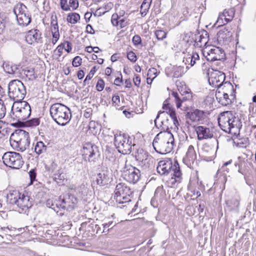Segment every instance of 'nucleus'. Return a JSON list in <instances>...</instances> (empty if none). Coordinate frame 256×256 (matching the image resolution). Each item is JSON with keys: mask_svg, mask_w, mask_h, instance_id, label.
Instances as JSON below:
<instances>
[{"mask_svg": "<svg viewBox=\"0 0 256 256\" xmlns=\"http://www.w3.org/2000/svg\"><path fill=\"white\" fill-rule=\"evenodd\" d=\"M156 170L160 175L168 174L170 172H172L171 178L167 180L168 186L173 187L176 183L181 182L182 173L177 161L172 164L170 158H164L158 162Z\"/></svg>", "mask_w": 256, "mask_h": 256, "instance_id": "nucleus-1", "label": "nucleus"}, {"mask_svg": "<svg viewBox=\"0 0 256 256\" xmlns=\"http://www.w3.org/2000/svg\"><path fill=\"white\" fill-rule=\"evenodd\" d=\"M132 194L130 188L124 183L118 184L114 190V198L120 204H124L121 208L126 207L128 209L132 208L131 212H135L138 202L134 203L130 198Z\"/></svg>", "mask_w": 256, "mask_h": 256, "instance_id": "nucleus-2", "label": "nucleus"}, {"mask_svg": "<svg viewBox=\"0 0 256 256\" xmlns=\"http://www.w3.org/2000/svg\"><path fill=\"white\" fill-rule=\"evenodd\" d=\"M174 138L172 132L163 131L159 132L154 138L152 145L155 150L164 154L170 152L173 148Z\"/></svg>", "mask_w": 256, "mask_h": 256, "instance_id": "nucleus-3", "label": "nucleus"}, {"mask_svg": "<svg viewBox=\"0 0 256 256\" xmlns=\"http://www.w3.org/2000/svg\"><path fill=\"white\" fill-rule=\"evenodd\" d=\"M6 202L14 206L15 210L19 213H26L32 206L30 196L21 194L17 190L10 191L6 196Z\"/></svg>", "mask_w": 256, "mask_h": 256, "instance_id": "nucleus-4", "label": "nucleus"}, {"mask_svg": "<svg viewBox=\"0 0 256 256\" xmlns=\"http://www.w3.org/2000/svg\"><path fill=\"white\" fill-rule=\"evenodd\" d=\"M220 128L224 132L236 135L239 132L240 123L231 112L226 111L221 113L218 118Z\"/></svg>", "mask_w": 256, "mask_h": 256, "instance_id": "nucleus-5", "label": "nucleus"}, {"mask_svg": "<svg viewBox=\"0 0 256 256\" xmlns=\"http://www.w3.org/2000/svg\"><path fill=\"white\" fill-rule=\"evenodd\" d=\"M50 112L52 119L59 125L65 126L70 120V109L62 104L56 103L52 104Z\"/></svg>", "mask_w": 256, "mask_h": 256, "instance_id": "nucleus-6", "label": "nucleus"}, {"mask_svg": "<svg viewBox=\"0 0 256 256\" xmlns=\"http://www.w3.org/2000/svg\"><path fill=\"white\" fill-rule=\"evenodd\" d=\"M12 114L11 115L12 118L18 122L11 124L14 126H18V123L26 120L31 114L30 106L27 102L24 101L14 104L12 106Z\"/></svg>", "mask_w": 256, "mask_h": 256, "instance_id": "nucleus-7", "label": "nucleus"}, {"mask_svg": "<svg viewBox=\"0 0 256 256\" xmlns=\"http://www.w3.org/2000/svg\"><path fill=\"white\" fill-rule=\"evenodd\" d=\"M10 142L14 148L24 152L30 144L29 134L23 130H17L10 136Z\"/></svg>", "mask_w": 256, "mask_h": 256, "instance_id": "nucleus-8", "label": "nucleus"}, {"mask_svg": "<svg viewBox=\"0 0 256 256\" xmlns=\"http://www.w3.org/2000/svg\"><path fill=\"white\" fill-rule=\"evenodd\" d=\"M114 144L119 152L124 154L132 151V142L130 136L121 131H118L114 135Z\"/></svg>", "mask_w": 256, "mask_h": 256, "instance_id": "nucleus-9", "label": "nucleus"}, {"mask_svg": "<svg viewBox=\"0 0 256 256\" xmlns=\"http://www.w3.org/2000/svg\"><path fill=\"white\" fill-rule=\"evenodd\" d=\"M8 96L16 101L21 102L26 94V88L23 83L18 80H12L8 86Z\"/></svg>", "mask_w": 256, "mask_h": 256, "instance_id": "nucleus-10", "label": "nucleus"}, {"mask_svg": "<svg viewBox=\"0 0 256 256\" xmlns=\"http://www.w3.org/2000/svg\"><path fill=\"white\" fill-rule=\"evenodd\" d=\"M178 90L183 98L182 100L180 98L177 92H172V96L174 98V102L176 104L177 108H180L182 106V102L184 101L189 100L192 98V93L190 90L186 85L184 82L178 80L176 82Z\"/></svg>", "mask_w": 256, "mask_h": 256, "instance_id": "nucleus-11", "label": "nucleus"}, {"mask_svg": "<svg viewBox=\"0 0 256 256\" xmlns=\"http://www.w3.org/2000/svg\"><path fill=\"white\" fill-rule=\"evenodd\" d=\"M13 11L19 25L25 26L30 24L32 20L31 14L26 6L23 4H17L14 6Z\"/></svg>", "mask_w": 256, "mask_h": 256, "instance_id": "nucleus-12", "label": "nucleus"}, {"mask_svg": "<svg viewBox=\"0 0 256 256\" xmlns=\"http://www.w3.org/2000/svg\"><path fill=\"white\" fill-rule=\"evenodd\" d=\"M2 161L6 166L13 169H19L24 163L22 156L14 152L4 153L2 156Z\"/></svg>", "mask_w": 256, "mask_h": 256, "instance_id": "nucleus-13", "label": "nucleus"}, {"mask_svg": "<svg viewBox=\"0 0 256 256\" xmlns=\"http://www.w3.org/2000/svg\"><path fill=\"white\" fill-rule=\"evenodd\" d=\"M203 54L210 62L221 60L225 58L224 50L216 46L206 47L203 51Z\"/></svg>", "mask_w": 256, "mask_h": 256, "instance_id": "nucleus-14", "label": "nucleus"}, {"mask_svg": "<svg viewBox=\"0 0 256 256\" xmlns=\"http://www.w3.org/2000/svg\"><path fill=\"white\" fill-rule=\"evenodd\" d=\"M134 157L138 162V165L143 168H148L153 165L154 158L142 148H139L136 152Z\"/></svg>", "mask_w": 256, "mask_h": 256, "instance_id": "nucleus-15", "label": "nucleus"}, {"mask_svg": "<svg viewBox=\"0 0 256 256\" xmlns=\"http://www.w3.org/2000/svg\"><path fill=\"white\" fill-rule=\"evenodd\" d=\"M98 150L97 146L90 142L86 143L81 150L83 159L85 161L94 162L98 156Z\"/></svg>", "mask_w": 256, "mask_h": 256, "instance_id": "nucleus-16", "label": "nucleus"}, {"mask_svg": "<svg viewBox=\"0 0 256 256\" xmlns=\"http://www.w3.org/2000/svg\"><path fill=\"white\" fill-rule=\"evenodd\" d=\"M126 12L124 10L113 14L110 20L112 26L120 30L127 27L130 24V20L124 16Z\"/></svg>", "mask_w": 256, "mask_h": 256, "instance_id": "nucleus-17", "label": "nucleus"}, {"mask_svg": "<svg viewBox=\"0 0 256 256\" xmlns=\"http://www.w3.org/2000/svg\"><path fill=\"white\" fill-rule=\"evenodd\" d=\"M162 109L164 110L163 112H158L154 120L155 124H156V121L158 119L160 115L165 112L170 115V117L173 121L174 126L176 127H178L179 126V122L176 116V110L173 106L170 103L169 100L168 99L164 101L162 104Z\"/></svg>", "mask_w": 256, "mask_h": 256, "instance_id": "nucleus-18", "label": "nucleus"}, {"mask_svg": "<svg viewBox=\"0 0 256 256\" xmlns=\"http://www.w3.org/2000/svg\"><path fill=\"white\" fill-rule=\"evenodd\" d=\"M232 160L225 162L218 170L216 173V176L218 179L216 180L215 183L219 184L220 187L222 190L225 188V184L227 181L226 174L229 172L230 169L227 168L228 164H230Z\"/></svg>", "mask_w": 256, "mask_h": 256, "instance_id": "nucleus-19", "label": "nucleus"}, {"mask_svg": "<svg viewBox=\"0 0 256 256\" xmlns=\"http://www.w3.org/2000/svg\"><path fill=\"white\" fill-rule=\"evenodd\" d=\"M140 170L132 166L125 168L122 174L124 179L130 184H136L140 180Z\"/></svg>", "mask_w": 256, "mask_h": 256, "instance_id": "nucleus-20", "label": "nucleus"}, {"mask_svg": "<svg viewBox=\"0 0 256 256\" xmlns=\"http://www.w3.org/2000/svg\"><path fill=\"white\" fill-rule=\"evenodd\" d=\"M208 74V81L210 86L218 88L224 82L225 75L218 70H212Z\"/></svg>", "mask_w": 256, "mask_h": 256, "instance_id": "nucleus-21", "label": "nucleus"}, {"mask_svg": "<svg viewBox=\"0 0 256 256\" xmlns=\"http://www.w3.org/2000/svg\"><path fill=\"white\" fill-rule=\"evenodd\" d=\"M195 131L198 140L210 139L214 136V128L207 127L204 126H198L195 128Z\"/></svg>", "mask_w": 256, "mask_h": 256, "instance_id": "nucleus-22", "label": "nucleus"}, {"mask_svg": "<svg viewBox=\"0 0 256 256\" xmlns=\"http://www.w3.org/2000/svg\"><path fill=\"white\" fill-rule=\"evenodd\" d=\"M235 10L233 8L225 9L224 12L219 14L216 21L218 26H222L231 22L234 18Z\"/></svg>", "mask_w": 256, "mask_h": 256, "instance_id": "nucleus-23", "label": "nucleus"}, {"mask_svg": "<svg viewBox=\"0 0 256 256\" xmlns=\"http://www.w3.org/2000/svg\"><path fill=\"white\" fill-rule=\"evenodd\" d=\"M62 194L64 210L70 211L78 207V200L74 194L70 193Z\"/></svg>", "mask_w": 256, "mask_h": 256, "instance_id": "nucleus-24", "label": "nucleus"}, {"mask_svg": "<svg viewBox=\"0 0 256 256\" xmlns=\"http://www.w3.org/2000/svg\"><path fill=\"white\" fill-rule=\"evenodd\" d=\"M206 112L198 109H192L186 114V118L192 122H196L204 119Z\"/></svg>", "mask_w": 256, "mask_h": 256, "instance_id": "nucleus-25", "label": "nucleus"}, {"mask_svg": "<svg viewBox=\"0 0 256 256\" xmlns=\"http://www.w3.org/2000/svg\"><path fill=\"white\" fill-rule=\"evenodd\" d=\"M51 32L52 36V42L54 44L60 38L58 18L56 14H52L51 16Z\"/></svg>", "mask_w": 256, "mask_h": 256, "instance_id": "nucleus-26", "label": "nucleus"}, {"mask_svg": "<svg viewBox=\"0 0 256 256\" xmlns=\"http://www.w3.org/2000/svg\"><path fill=\"white\" fill-rule=\"evenodd\" d=\"M112 180L110 174L108 170L103 171L98 174L96 180V183L100 186H106Z\"/></svg>", "mask_w": 256, "mask_h": 256, "instance_id": "nucleus-27", "label": "nucleus"}, {"mask_svg": "<svg viewBox=\"0 0 256 256\" xmlns=\"http://www.w3.org/2000/svg\"><path fill=\"white\" fill-rule=\"evenodd\" d=\"M200 60V56L196 52L185 54L183 62L186 65V68L193 66Z\"/></svg>", "mask_w": 256, "mask_h": 256, "instance_id": "nucleus-28", "label": "nucleus"}, {"mask_svg": "<svg viewBox=\"0 0 256 256\" xmlns=\"http://www.w3.org/2000/svg\"><path fill=\"white\" fill-rule=\"evenodd\" d=\"M196 160V154L194 148L192 144H189L183 160L186 164L191 165Z\"/></svg>", "mask_w": 256, "mask_h": 256, "instance_id": "nucleus-29", "label": "nucleus"}, {"mask_svg": "<svg viewBox=\"0 0 256 256\" xmlns=\"http://www.w3.org/2000/svg\"><path fill=\"white\" fill-rule=\"evenodd\" d=\"M216 93H218L220 95H224L226 96L228 94L236 96V90L230 82H225L218 88Z\"/></svg>", "mask_w": 256, "mask_h": 256, "instance_id": "nucleus-30", "label": "nucleus"}, {"mask_svg": "<svg viewBox=\"0 0 256 256\" xmlns=\"http://www.w3.org/2000/svg\"><path fill=\"white\" fill-rule=\"evenodd\" d=\"M61 8L64 11L74 10L79 6L78 0H60Z\"/></svg>", "mask_w": 256, "mask_h": 256, "instance_id": "nucleus-31", "label": "nucleus"}, {"mask_svg": "<svg viewBox=\"0 0 256 256\" xmlns=\"http://www.w3.org/2000/svg\"><path fill=\"white\" fill-rule=\"evenodd\" d=\"M234 165L236 167L238 168V172L244 174L246 171H248L250 163L248 162V160L246 158H244L243 156H238L237 161L235 162Z\"/></svg>", "mask_w": 256, "mask_h": 256, "instance_id": "nucleus-32", "label": "nucleus"}, {"mask_svg": "<svg viewBox=\"0 0 256 256\" xmlns=\"http://www.w3.org/2000/svg\"><path fill=\"white\" fill-rule=\"evenodd\" d=\"M26 40L29 44L38 42L40 40V34L38 30H32L28 32L26 36Z\"/></svg>", "mask_w": 256, "mask_h": 256, "instance_id": "nucleus-33", "label": "nucleus"}, {"mask_svg": "<svg viewBox=\"0 0 256 256\" xmlns=\"http://www.w3.org/2000/svg\"><path fill=\"white\" fill-rule=\"evenodd\" d=\"M216 97L218 102L224 106L230 104L236 100V96L228 94L226 96L218 93H216Z\"/></svg>", "mask_w": 256, "mask_h": 256, "instance_id": "nucleus-34", "label": "nucleus"}, {"mask_svg": "<svg viewBox=\"0 0 256 256\" xmlns=\"http://www.w3.org/2000/svg\"><path fill=\"white\" fill-rule=\"evenodd\" d=\"M202 188V186L198 184V180L191 181L188 186L189 191L192 192L193 196H196V198L200 196V190Z\"/></svg>", "mask_w": 256, "mask_h": 256, "instance_id": "nucleus-35", "label": "nucleus"}, {"mask_svg": "<svg viewBox=\"0 0 256 256\" xmlns=\"http://www.w3.org/2000/svg\"><path fill=\"white\" fill-rule=\"evenodd\" d=\"M202 150L208 158H212L216 154V146L210 142H206L202 145Z\"/></svg>", "mask_w": 256, "mask_h": 256, "instance_id": "nucleus-36", "label": "nucleus"}, {"mask_svg": "<svg viewBox=\"0 0 256 256\" xmlns=\"http://www.w3.org/2000/svg\"><path fill=\"white\" fill-rule=\"evenodd\" d=\"M232 36V33L228 29L220 30L217 34V39L220 43H224Z\"/></svg>", "mask_w": 256, "mask_h": 256, "instance_id": "nucleus-37", "label": "nucleus"}, {"mask_svg": "<svg viewBox=\"0 0 256 256\" xmlns=\"http://www.w3.org/2000/svg\"><path fill=\"white\" fill-rule=\"evenodd\" d=\"M62 198L63 194H62L58 198H56L52 200L50 208L56 212H58L59 210H64Z\"/></svg>", "mask_w": 256, "mask_h": 256, "instance_id": "nucleus-38", "label": "nucleus"}, {"mask_svg": "<svg viewBox=\"0 0 256 256\" xmlns=\"http://www.w3.org/2000/svg\"><path fill=\"white\" fill-rule=\"evenodd\" d=\"M166 194L163 186H158L155 190L154 198L157 200L161 202L166 198Z\"/></svg>", "mask_w": 256, "mask_h": 256, "instance_id": "nucleus-39", "label": "nucleus"}, {"mask_svg": "<svg viewBox=\"0 0 256 256\" xmlns=\"http://www.w3.org/2000/svg\"><path fill=\"white\" fill-rule=\"evenodd\" d=\"M184 73V66H175L172 68L170 75L174 78H178L181 77Z\"/></svg>", "mask_w": 256, "mask_h": 256, "instance_id": "nucleus-40", "label": "nucleus"}, {"mask_svg": "<svg viewBox=\"0 0 256 256\" xmlns=\"http://www.w3.org/2000/svg\"><path fill=\"white\" fill-rule=\"evenodd\" d=\"M4 70L10 74H17L20 72V66L16 64H6L4 66Z\"/></svg>", "mask_w": 256, "mask_h": 256, "instance_id": "nucleus-41", "label": "nucleus"}, {"mask_svg": "<svg viewBox=\"0 0 256 256\" xmlns=\"http://www.w3.org/2000/svg\"><path fill=\"white\" fill-rule=\"evenodd\" d=\"M47 146L42 141L36 142L34 150L38 154H42L46 152Z\"/></svg>", "mask_w": 256, "mask_h": 256, "instance_id": "nucleus-42", "label": "nucleus"}, {"mask_svg": "<svg viewBox=\"0 0 256 256\" xmlns=\"http://www.w3.org/2000/svg\"><path fill=\"white\" fill-rule=\"evenodd\" d=\"M80 20V16L76 12H71L68 14L66 20L71 24H76Z\"/></svg>", "mask_w": 256, "mask_h": 256, "instance_id": "nucleus-43", "label": "nucleus"}, {"mask_svg": "<svg viewBox=\"0 0 256 256\" xmlns=\"http://www.w3.org/2000/svg\"><path fill=\"white\" fill-rule=\"evenodd\" d=\"M240 202L236 198H232L226 201V204L230 210H233L238 207Z\"/></svg>", "mask_w": 256, "mask_h": 256, "instance_id": "nucleus-44", "label": "nucleus"}, {"mask_svg": "<svg viewBox=\"0 0 256 256\" xmlns=\"http://www.w3.org/2000/svg\"><path fill=\"white\" fill-rule=\"evenodd\" d=\"M168 32L162 29H157L154 32V35L158 40H162L166 38Z\"/></svg>", "mask_w": 256, "mask_h": 256, "instance_id": "nucleus-45", "label": "nucleus"}, {"mask_svg": "<svg viewBox=\"0 0 256 256\" xmlns=\"http://www.w3.org/2000/svg\"><path fill=\"white\" fill-rule=\"evenodd\" d=\"M208 42V38L202 36H200L198 38H196V43L198 46L203 47Z\"/></svg>", "mask_w": 256, "mask_h": 256, "instance_id": "nucleus-46", "label": "nucleus"}, {"mask_svg": "<svg viewBox=\"0 0 256 256\" xmlns=\"http://www.w3.org/2000/svg\"><path fill=\"white\" fill-rule=\"evenodd\" d=\"M126 58L132 63L136 62L138 60L136 53L132 50L127 51Z\"/></svg>", "mask_w": 256, "mask_h": 256, "instance_id": "nucleus-47", "label": "nucleus"}, {"mask_svg": "<svg viewBox=\"0 0 256 256\" xmlns=\"http://www.w3.org/2000/svg\"><path fill=\"white\" fill-rule=\"evenodd\" d=\"M104 86L105 82L104 80L102 78H99L96 85V90L98 92H102L104 90Z\"/></svg>", "mask_w": 256, "mask_h": 256, "instance_id": "nucleus-48", "label": "nucleus"}, {"mask_svg": "<svg viewBox=\"0 0 256 256\" xmlns=\"http://www.w3.org/2000/svg\"><path fill=\"white\" fill-rule=\"evenodd\" d=\"M40 119L38 118H34L30 120H28L25 122L26 126H35L39 124Z\"/></svg>", "mask_w": 256, "mask_h": 256, "instance_id": "nucleus-49", "label": "nucleus"}, {"mask_svg": "<svg viewBox=\"0 0 256 256\" xmlns=\"http://www.w3.org/2000/svg\"><path fill=\"white\" fill-rule=\"evenodd\" d=\"M112 106L118 108L120 106V96L118 94H115L112 96Z\"/></svg>", "mask_w": 256, "mask_h": 256, "instance_id": "nucleus-50", "label": "nucleus"}, {"mask_svg": "<svg viewBox=\"0 0 256 256\" xmlns=\"http://www.w3.org/2000/svg\"><path fill=\"white\" fill-rule=\"evenodd\" d=\"M98 68L96 66H94L90 71L89 73L86 76V78L84 80V82H86L87 80H90L94 75L96 72L98 70Z\"/></svg>", "mask_w": 256, "mask_h": 256, "instance_id": "nucleus-51", "label": "nucleus"}, {"mask_svg": "<svg viewBox=\"0 0 256 256\" xmlns=\"http://www.w3.org/2000/svg\"><path fill=\"white\" fill-rule=\"evenodd\" d=\"M150 5L142 3L140 6V14L142 16H144L150 8Z\"/></svg>", "mask_w": 256, "mask_h": 256, "instance_id": "nucleus-52", "label": "nucleus"}, {"mask_svg": "<svg viewBox=\"0 0 256 256\" xmlns=\"http://www.w3.org/2000/svg\"><path fill=\"white\" fill-rule=\"evenodd\" d=\"M82 59L80 56H75L72 61V66L74 67H78L82 65Z\"/></svg>", "mask_w": 256, "mask_h": 256, "instance_id": "nucleus-53", "label": "nucleus"}, {"mask_svg": "<svg viewBox=\"0 0 256 256\" xmlns=\"http://www.w3.org/2000/svg\"><path fill=\"white\" fill-rule=\"evenodd\" d=\"M123 83L122 75L120 72L118 75V76L114 80V84L120 86Z\"/></svg>", "mask_w": 256, "mask_h": 256, "instance_id": "nucleus-54", "label": "nucleus"}, {"mask_svg": "<svg viewBox=\"0 0 256 256\" xmlns=\"http://www.w3.org/2000/svg\"><path fill=\"white\" fill-rule=\"evenodd\" d=\"M6 113V108L3 100L0 99V119L3 118Z\"/></svg>", "mask_w": 256, "mask_h": 256, "instance_id": "nucleus-55", "label": "nucleus"}, {"mask_svg": "<svg viewBox=\"0 0 256 256\" xmlns=\"http://www.w3.org/2000/svg\"><path fill=\"white\" fill-rule=\"evenodd\" d=\"M134 84L137 88L140 86L141 84V78L140 75L138 74H134L132 78Z\"/></svg>", "mask_w": 256, "mask_h": 256, "instance_id": "nucleus-56", "label": "nucleus"}, {"mask_svg": "<svg viewBox=\"0 0 256 256\" xmlns=\"http://www.w3.org/2000/svg\"><path fill=\"white\" fill-rule=\"evenodd\" d=\"M30 178V184H32L36 180V169H32L28 172Z\"/></svg>", "mask_w": 256, "mask_h": 256, "instance_id": "nucleus-57", "label": "nucleus"}, {"mask_svg": "<svg viewBox=\"0 0 256 256\" xmlns=\"http://www.w3.org/2000/svg\"><path fill=\"white\" fill-rule=\"evenodd\" d=\"M64 50L68 52H71L72 50V44L71 42L68 41H64L61 44Z\"/></svg>", "mask_w": 256, "mask_h": 256, "instance_id": "nucleus-58", "label": "nucleus"}, {"mask_svg": "<svg viewBox=\"0 0 256 256\" xmlns=\"http://www.w3.org/2000/svg\"><path fill=\"white\" fill-rule=\"evenodd\" d=\"M157 70L156 68H152L148 70L147 75L148 76L154 79L157 76Z\"/></svg>", "mask_w": 256, "mask_h": 256, "instance_id": "nucleus-59", "label": "nucleus"}, {"mask_svg": "<svg viewBox=\"0 0 256 256\" xmlns=\"http://www.w3.org/2000/svg\"><path fill=\"white\" fill-rule=\"evenodd\" d=\"M93 114V110L91 108H86L84 111V116L86 118H90Z\"/></svg>", "mask_w": 256, "mask_h": 256, "instance_id": "nucleus-60", "label": "nucleus"}, {"mask_svg": "<svg viewBox=\"0 0 256 256\" xmlns=\"http://www.w3.org/2000/svg\"><path fill=\"white\" fill-rule=\"evenodd\" d=\"M64 50V48H63L62 44H60L57 46L54 51V53L56 55L58 56V57H60L63 53Z\"/></svg>", "mask_w": 256, "mask_h": 256, "instance_id": "nucleus-61", "label": "nucleus"}, {"mask_svg": "<svg viewBox=\"0 0 256 256\" xmlns=\"http://www.w3.org/2000/svg\"><path fill=\"white\" fill-rule=\"evenodd\" d=\"M132 42L134 46H138L142 43V39L138 35H134L132 38Z\"/></svg>", "mask_w": 256, "mask_h": 256, "instance_id": "nucleus-62", "label": "nucleus"}, {"mask_svg": "<svg viewBox=\"0 0 256 256\" xmlns=\"http://www.w3.org/2000/svg\"><path fill=\"white\" fill-rule=\"evenodd\" d=\"M24 74L27 77L30 76L29 79L35 78L36 76L34 74L33 69L24 70Z\"/></svg>", "mask_w": 256, "mask_h": 256, "instance_id": "nucleus-63", "label": "nucleus"}, {"mask_svg": "<svg viewBox=\"0 0 256 256\" xmlns=\"http://www.w3.org/2000/svg\"><path fill=\"white\" fill-rule=\"evenodd\" d=\"M112 224H113L112 221H110L107 223L103 224L102 225H103L104 229H103L102 232H104V233L108 232L110 230L109 227Z\"/></svg>", "mask_w": 256, "mask_h": 256, "instance_id": "nucleus-64", "label": "nucleus"}]
</instances>
